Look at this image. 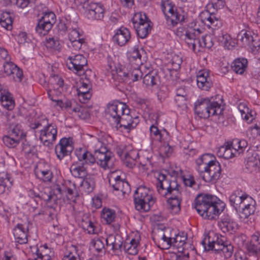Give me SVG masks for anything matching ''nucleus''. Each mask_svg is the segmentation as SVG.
<instances>
[{
  "mask_svg": "<svg viewBox=\"0 0 260 260\" xmlns=\"http://www.w3.org/2000/svg\"><path fill=\"white\" fill-rule=\"evenodd\" d=\"M247 135L253 138L260 136V122H257L249 127L247 130Z\"/></svg>",
  "mask_w": 260,
  "mask_h": 260,
  "instance_id": "obj_52",
  "label": "nucleus"
},
{
  "mask_svg": "<svg viewBox=\"0 0 260 260\" xmlns=\"http://www.w3.org/2000/svg\"><path fill=\"white\" fill-rule=\"evenodd\" d=\"M55 21L56 16L53 12L48 11L43 13L36 27V32L40 36L46 35L52 28Z\"/></svg>",
  "mask_w": 260,
  "mask_h": 260,
  "instance_id": "obj_13",
  "label": "nucleus"
},
{
  "mask_svg": "<svg viewBox=\"0 0 260 260\" xmlns=\"http://www.w3.org/2000/svg\"><path fill=\"white\" fill-rule=\"evenodd\" d=\"M70 172L74 177L79 178H85L87 174L85 166L79 161L72 164L70 167Z\"/></svg>",
  "mask_w": 260,
  "mask_h": 260,
  "instance_id": "obj_31",
  "label": "nucleus"
},
{
  "mask_svg": "<svg viewBox=\"0 0 260 260\" xmlns=\"http://www.w3.org/2000/svg\"><path fill=\"white\" fill-rule=\"evenodd\" d=\"M84 43L85 40L83 38L78 39V40L70 41V44H69L68 46L70 48H72L75 50H79Z\"/></svg>",
  "mask_w": 260,
  "mask_h": 260,
  "instance_id": "obj_63",
  "label": "nucleus"
},
{
  "mask_svg": "<svg viewBox=\"0 0 260 260\" xmlns=\"http://www.w3.org/2000/svg\"><path fill=\"white\" fill-rule=\"evenodd\" d=\"M46 46L47 48L59 51L61 48L60 41L57 37L49 38L47 40Z\"/></svg>",
  "mask_w": 260,
  "mask_h": 260,
  "instance_id": "obj_47",
  "label": "nucleus"
},
{
  "mask_svg": "<svg viewBox=\"0 0 260 260\" xmlns=\"http://www.w3.org/2000/svg\"><path fill=\"white\" fill-rule=\"evenodd\" d=\"M143 73L140 70L139 65L134 68V70L131 71V80L134 83L142 79Z\"/></svg>",
  "mask_w": 260,
  "mask_h": 260,
  "instance_id": "obj_58",
  "label": "nucleus"
},
{
  "mask_svg": "<svg viewBox=\"0 0 260 260\" xmlns=\"http://www.w3.org/2000/svg\"><path fill=\"white\" fill-rule=\"evenodd\" d=\"M220 41L224 45V47L228 49H231L235 45L234 41H232V38L228 34L222 35L219 38Z\"/></svg>",
  "mask_w": 260,
  "mask_h": 260,
  "instance_id": "obj_51",
  "label": "nucleus"
},
{
  "mask_svg": "<svg viewBox=\"0 0 260 260\" xmlns=\"http://www.w3.org/2000/svg\"><path fill=\"white\" fill-rule=\"evenodd\" d=\"M103 238L94 239L91 242V245L98 252H102L105 248V241H104Z\"/></svg>",
  "mask_w": 260,
  "mask_h": 260,
  "instance_id": "obj_54",
  "label": "nucleus"
},
{
  "mask_svg": "<svg viewBox=\"0 0 260 260\" xmlns=\"http://www.w3.org/2000/svg\"><path fill=\"white\" fill-rule=\"evenodd\" d=\"M210 154H205L196 160L197 171L200 176L206 182L215 183L221 175L218 162L208 159Z\"/></svg>",
  "mask_w": 260,
  "mask_h": 260,
  "instance_id": "obj_4",
  "label": "nucleus"
},
{
  "mask_svg": "<svg viewBox=\"0 0 260 260\" xmlns=\"http://www.w3.org/2000/svg\"><path fill=\"white\" fill-rule=\"evenodd\" d=\"M130 39V31L124 27H121L117 29L113 37V40L120 46H124Z\"/></svg>",
  "mask_w": 260,
  "mask_h": 260,
  "instance_id": "obj_25",
  "label": "nucleus"
},
{
  "mask_svg": "<svg viewBox=\"0 0 260 260\" xmlns=\"http://www.w3.org/2000/svg\"><path fill=\"white\" fill-rule=\"evenodd\" d=\"M247 142L245 140L234 139L227 145L219 148L217 154L219 157L226 159L231 158L237 153L238 154L243 153L247 147Z\"/></svg>",
  "mask_w": 260,
  "mask_h": 260,
  "instance_id": "obj_8",
  "label": "nucleus"
},
{
  "mask_svg": "<svg viewBox=\"0 0 260 260\" xmlns=\"http://www.w3.org/2000/svg\"><path fill=\"white\" fill-rule=\"evenodd\" d=\"M237 39L243 45L248 46L254 54L256 53L260 48V37L251 31L241 30L237 36Z\"/></svg>",
  "mask_w": 260,
  "mask_h": 260,
  "instance_id": "obj_14",
  "label": "nucleus"
},
{
  "mask_svg": "<svg viewBox=\"0 0 260 260\" xmlns=\"http://www.w3.org/2000/svg\"><path fill=\"white\" fill-rule=\"evenodd\" d=\"M255 205H251L246 207H243L241 209V216L244 218H247L251 214L254 213L255 210Z\"/></svg>",
  "mask_w": 260,
  "mask_h": 260,
  "instance_id": "obj_61",
  "label": "nucleus"
},
{
  "mask_svg": "<svg viewBox=\"0 0 260 260\" xmlns=\"http://www.w3.org/2000/svg\"><path fill=\"white\" fill-rule=\"evenodd\" d=\"M186 239V236L185 235H177L175 238H172V245L178 249H183L182 247L185 244Z\"/></svg>",
  "mask_w": 260,
  "mask_h": 260,
  "instance_id": "obj_50",
  "label": "nucleus"
},
{
  "mask_svg": "<svg viewBox=\"0 0 260 260\" xmlns=\"http://www.w3.org/2000/svg\"><path fill=\"white\" fill-rule=\"evenodd\" d=\"M83 34L81 30L79 28H72L70 29L69 32V39L70 41L78 40V39H83Z\"/></svg>",
  "mask_w": 260,
  "mask_h": 260,
  "instance_id": "obj_53",
  "label": "nucleus"
},
{
  "mask_svg": "<svg viewBox=\"0 0 260 260\" xmlns=\"http://www.w3.org/2000/svg\"><path fill=\"white\" fill-rule=\"evenodd\" d=\"M83 8L85 10L84 14L88 19L101 20L104 17L105 9L100 3L87 1L84 3Z\"/></svg>",
  "mask_w": 260,
  "mask_h": 260,
  "instance_id": "obj_11",
  "label": "nucleus"
},
{
  "mask_svg": "<svg viewBox=\"0 0 260 260\" xmlns=\"http://www.w3.org/2000/svg\"><path fill=\"white\" fill-rule=\"evenodd\" d=\"M103 240L106 242L107 246L111 247V249L114 251L118 250L121 251L123 250L125 253H127L128 255L129 254L128 251L130 249V245L127 241L123 244L122 238L120 235L111 234L107 238H103Z\"/></svg>",
  "mask_w": 260,
  "mask_h": 260,
  "instance_id": "obj_18",
  "label": "nucleus"
},
{
  "mask_svg": "<svg viewBox=\"0 0 260 260\" xmlns=\"http://www.w3.org/2000/svg\"><path fill=\"white\" fill-rule=\"evenodd\" d=\"M238 109L243 119L249 123L253 122L255 119L254 115L245 104L240 103L238 106Z\"/></svg>",
  "mask_w": 260,
  "mask_h": 260,
  "instance_id": "obj_36",
  "label": "nucleus"
},
{
  "mask_svg": "<svg viewBox=\"0 0 260 260\" xmlns=\"http://www.w3.org/2000/svg\"><path fill=\"white\" fill-rule=\"evenodd\" d=\"M13 14L8 12H0V24L7 30L12 29Z\"/></svg>",
  "mask_w": 260,
  "mask_h": 260,
  "instance_id": "obj_33",
  "label": "nucleus"
},
{
  "mask_svg": "<svg viewBox=\"0 0 260 260\" xmlns=\"http://www.w3.org/2000/svg\"><path fill=\"white\" fill-rule=\"evenodd\" d=\"M246 168L250 172L256 171L260 167V146H252L246 151Z\"/></svg>",
  "mask_w": 260,
  "mask_h": 260,
  "instance_id": "obj_15",
  "label": "nucleus"
},
{
  "mask_svg": "<svg viewBox=\"0 0 260 260\" xmlns=\"http://www.w3.org/2000/svg\"><path fill=\"white\" fill-rule=\"evenodd\" d=\"M255 204V201L253 199V198L244 192L241 203V210L243 209V207H246L251 205Z\"/></svg>",
  "mask_w": 260,
  "mask_h": 260,
  "instance_id": "obj_59",
  "label": "nucleus"
},
{
  "mask_svg": "<svg viewBox=\"0 0 260 260\" xmlns=\"http://www.w3.org/2000/svg\"><path fill=\"white\" fill-rule=\"evenodd\" d=\"M148 19L145 14H142L141 12L135 13L132 20L134 27L145 20H147Z\"/></svg>",
  "mask_w": 260,
  "mask_h": 260,
  "instance_id": "obj_56",
  "label": "nucleus"
},
{
  "mask_svg": "<svg viewBox=\"0 0 260 260\" xmlns=\"http://www.w3.org/2000/svg\"><path fill=\"white\" fill-rule=\"evenodd\" d=\"M198 87L202 90L208 91L212 86L213 82L209 72L206 70L200 71L197 75Z\"/></svg>",
  "mask_w": 260,
  "mask_h": 260,
  "instance_id": "obj_24",
  "label": "nucleus"
},
{
  "mask_svg": "<svg viewBox=\"0 0 260 260\" xmlns=\"http://www.w3.org/2000/svg\"><path fill=\"white\" fill-rule=\"evenodd\" d=\"M203 46H205V44H203V37L201 39H200V37H197L194 41L190 44L188 46L194 52L200 51V49L203 48Z\"/></svg>",
  "mask_w": 260,
  "mask_h": 260,
  "instance_id": "obj_55",
  "label": "nucleus"
},
{
  "mask_svg": "<svg viewBox=\"0 0 260 260\" xmlns=\"http://www.w3.org/2000/svg\"><path fill=\"white\" fill-rule=\"evenodd\" d=\"M133 198L135 209L141 212L149 211L155 202V199L150 193L148 188L144 186L137 188Z\"/></svg>",
  "mask_w": 260,
  "mask_h": 260,
  "instance_id": "obj_6",
  "label": "nucleus"
},
{
  "mask_svg": "<svg viewBox=\"0 0 260 260\" xmlns=\"http://www.w3.org/2000/svg\"><path fill=\"white\" fill-rule=\"evenodd\" d=\"M16 242L20 244H26L28 234V226L26 224L18 223L13 231Z\"/></svg>",
  "mask_w": 260,
  "mask_h": 260,
  "instance_id": "obj_23",
  "label": "nucleus"
},
{
  "mask_svg": "<svg viewBox=\"0 0 260 260\" xmlns=\"http://www.w3.org/2000/svg\"><path fill=\"white\" fill-rule=\"evenodd\" d=\"M141 236L138 231L131 232V255H136L138 252V246L140 244Z\"/></svg>",
  "mask_w": 260,
  "mask_h": 260,
  "instance_id": "obj_42",
  "label": "nucleus"
},
{
  "mask_svg": "<svg viewBox=\"0 0 260 260\" xmlns=\"http://www.w3.org/2000/svg\"><path fill=\"white\" fill-rule=\"evenodd\" d=\"M73 150V142L71 138H61L55 147V154L59 160L62 159L66 156L70 155Z\"/></svg>",
  "mask_w": 260,
  "mask_h": 260,
  "instance_id": "obj_20",
  "label": "nucleus"
},
{
  "mask_svg": "<svg viewBox=\"0 0 260 260\" xmlns=\"http://www.w3.org/2000/svg\"><path fill=\"white\" fill-rule=\"evenodd\" d=\"M244 192L242 190H236L230 196L229 200L231 206L234 207L237 211L241 210V203Z\"/></svg>",
  "mask_w": 260,
  "mask_h": 260,
  "instance_id": "obj_32",
  "label": "nucleus"
},
{
  "mask_svg": "<svg viewBox=\"0 0 260 260\" xmlns=\"http://www.w3.org/2000/svg\"><path fill=\"white\" fill-rule=\"evenodd\" d=\"M0 103L6 109L12 110L15 107V102L12 95L9 91L7 86L0 83Z\"/></svg>",
  "mask_w": 260,
  "mask_h": 260,
  "instance_id": "obj_22",
  "label": "nucleus"
},
{
  "mask_svg": "<svg viewBox=\"0 0 260 260\" xmlns=\"http://www.w3.org/2000/svg\"><path fill=\"white\" fill-rule=\"evenodd\" d=\"M118 171L112 172L109 176V182L111 186L115 190H120L123 195H128L130 192L129 184L117 174Z\"/></svg>",
  "mask_w": 260,
  "mask_h": 260,
  "instance_id": "obj_16",
  "label": "nucleus"
},
{
  "mask_svg": "<svg viewBox=\"0 0 260 260\" xmlns=\"http://www.w3.org/2000/svg\"><path fill=\"white\" fill-rule=\"evenodd\" d=\"M220 227L224 232L234 231L236 229L237 224L229 216H226L221 219Z\"/></svg>",
  "mask_w": 260,
  "mask_h": 260,
  "instance_id": "obj_39",
  "label": "nucleus"
},
{
  "mask_svg": "<svg viewBox=\"0 0 260 260\" xmlns=\"http://www.w3.org/2000/svg\"><path fill=\"white\" fill-rule=\"evenodd\" d=\"M156 184L158 193L165 197L169 196V194L173 192L174 190L179 189V186L176 181L171 180L162 173L158 174Z\"/></svg>",
  "mask_w": 260,
  "mask_h": 260,
  "instance_id": "obj_10",
  "label": "nucleus"
},
{
  "mask_svg": "<svg viewBox=\"0 0 260 260\" xmlns=\"http://www.w3.org/2000/svg\"><path fill=\"white\" fill-rule=\"evenodd\" d=\"M193 206L201 216L210 220L216 219L224 207L223 203L217 197L209 194L198 195Z\"/></svg>",
  "mask_w": 260,
  "mask_h": 260,
  "instance_id": "obj_3",
  "label": "nucleus"
},
{
  "mask_svg": "<svg viewBox=\"0 0 260 260\" xmlns=\"http://www.w3.org/2000/svg\"><path fill=\"white\" fill-rule=\"evenodd\" d=\"M151 21L148 19L134 26L139 37L143 39L146 38L151 29Z\"/></svg>",
  "mask_w": 260,
  "mask_h": 260,
  "instance_id": "obj_29",
  "label": "nucleus"
},
{
  "mask_svg": "<svg viewBox=\"0 0 260 260\" xmlns=\"http://www.w3.org/2000/svg\"><path fill=\"white\" fill-rule=\"evenodd\" d=\"M64 252L70 255L71 256L73 255L74 256L80 257L79 249L78 247L75 245H70L68 246Z\"/></svg>",
  "mask_w": 260,
  "mask_h": 260,
  "instance_id": "obj_64",
  "label": "nucleus"
},
{
  "mask_svg": "<svg viewBox=\"0 0 260 260\" xmlns=\"http://www.w3.org/2000/svg\"><path fill=\"white\" fill-rule=\"evenodd\" d=\"M68 89V85L64 84L63 79L58 76H54L50 79V83L46 88L48 98L55 103L54 106H58L61 110H66L69 113H80L86 111L74 100H68L64 97Z\"/></svg>",
  "mask_w": 260,
  "mask_h": 260,
  "instance_id": "obj_1",
  "label": "nucleus"
},
{
  "mask_svg": "<svg viewBox=\"0 0 260 260\" xmlns=\"http://www.w3.org/2000/svg\"><path fill=\"white\" fill-rule=\"evenodd\" d=\"M36 176L44 182H50L52 178V173L49 170H38L36 172Z\"/></svg>",
  "mask_w": 260,
  "mask_h": 260,
  "instance_id": "obj_49",
  "label": "nucleus"
},
{
  "mask_svg": "<svg viewBox=\"0 0 260 260\" xmlns=\"http://www.w3.org/2000/svg\"><path fill=\"white\" fill-rule=\"evenodd\" d=\"M247 66V60L246 59L237 58L233 62L232 68L236 73L242 75L245 72Z\"/></svg>",
  "mask_w": 260,
  "mask_h": 260,
  "instance_id": "obj_38",
  "label": "nucleus"
},
{
  "mask_svg": "<svg viewBox=\"0 0 260 260\" xmlns=\"http://www.w3.org/2000/svg\"><path fill=\"white\" fill-rule=\"evenodd\" d=\"M40 140L43 144L49 146L56 140L57 134L56 125L50 123L44 126L43 129L40 130Z\"/></svg>",
  "mask_w": 260,
  "mask_h": 260,
  "instance_id": "obj_19",
  "label": "nucleus"
},
{
  "mask_svg": "<svg viewBox=\"0 0 260 260\" xmlns=\"http://www.w3.org/2000/svg\"><path fill=\"white\" fill-rule=\"evenodd\" d=\"M16 67V65L11 61H5L3 64V70L5 75L9 76L12 75V72Z\"/></svg>",
  "mask_w": 260,
  "mask_h": 260,
  "instance_id": "obj_60",
  "label": "nucleus"
},
{
  "mask_svg": "<svg viewBox=\"0 0 260 260\" xmlns=\"http://www.w3.org/2000/svg\"><path fill=\"white\" fill-rule=\"evenodd\" d=\"M81 186L86 193H89L92 192L95 186L94 177L92 176L85 177L82 181Z\"/></svg>",
  "mask_w": 260,
  "mask_h": 260,
  "instance_id": "obj_41",
  "label": "nucleus"
},
{
  "mask_svg": "<svg viewBox=\"0 0 260 260\" xmlns=\"http://www.w3.org/2000/svg\"><path fill=\"white\" fill-rule=\"evenodd\" d=\"M67 183L65 184H56L54 187V193L55 195H52L54 197V198L51 199V202L53 201L55 202L57 199H61L62 198H64V194L66 193V189L67 187Z\"/></svg>",
  "mask_w": 260,
  "mask_h": 260,
  "instance_id": "obj_45",
  "label": "nucleus"
},
{
  "mask_svg": "<svg viewBox=\"0 0 260 260\" xmlns=\"http://www.w3.org/2000/svg\"><path fill=\"white\" fill-rule=\"evenodd\" d=\"M130 148L129 146L125 145H120L117 147V153L120 157L123 163L126 166L129 167L130 160Z\"/></svg>",
  "mask_w": 260,
  "mask_h": 260,
  "instance_id": "obj_34",
  "label": "nucleus"
},
{
  "mask_svg": "<svg viewBox=\"0 0 260 260\" xmlns=\"http://www.w3.org/2000/svg\"><path fill=\"white\" fill-rule=\"evenodd\" d=\"M28 195L29 197L34 199V201H35L37 203L40 199L44 200L47 203H51V199L54 197L52 196L51 194H47L46 193H42V194L40 196L38 193L36 192L32 189H30L28 191Z\"/></svg>",
  "mask_w": 260,
  "mask_h": 260,
  "instance_id": "obj_44",
  "label": "nucleus"
},
{
  "mask_svg": "<svg viewBox=\"0 0 260 260\" xmlns=\"http://www.w3.org/2000/svg\"><path fill=\"white\" fill-rule=\"evenodd\" d=\"M68 183L70 185V186H68V184H67L64 197H66L71 202H75L78 196L75 189L76 185L74 183H72L70 181H69Z\"/></svg>",
  "mask_w": 260,
  "mask_h": 260,
  "instance_id": "obj_46",
  "label": "nucleus"
},
{
  "mask_svg": "<svg viewBox=\"0 0 260 260\" xmlns=\"http://www.w3.org/2000/svg\"><path fill=\"white\" fill-rule=\"evenodd\" d=\"M91 85L90 82H82L81 85L77 89V94L80 102L85 103L91 96L90 90Z\"/></svg>",
  "mask_w": 260,
  "mask_h": 260,
  "instance_id": "obj_26",
  "label": "nucleus"
},
{
  "mask_svg": "<svg viewBox=\"0 0 260 260\" xmlns=\"http://www.w3.org/2000/svg\"><path fill=\"white\" fill-rule=\"evenodd\" d=\"M81 224L83 229L87 231L89 234H95L98 233V230L96 228V223L94 222L89 218L88 214H85L82 220Z\"/></svg>",
  "mask_w": 260,
  "mask_h": 260,
  "instance_id": "obj_35",
  "label": "nucleus"
},
{
  "mask_svg": "<svg viewBox=\"0 0 260 260\" xmlns=\"http://www.w3.org/2000/svg\"><path fill=\"white\" fill-rule=\"evenodd\" d=\"M36 253L37 257L41 260H51L54 256L53 251L45 245L37 248Z\"/></svg>",
  "mask_w": 260,
  "mask_h": 260,
  "instance_id": "obj_37",
  "label": "nucleus"
},
{
  "mask_svg": "<svg viewBox=\"0 0 260 260\" xmlns=\"http://www.w3.org/2000/svg\"><path fill=\"white\" fill-rule=\"evenodd\" d=\"M194 112L200 118H207L210 115H220L223 108L221 103L211 101L209 98L198 100L194 104Z\"/></svg>",
  "mask_w": 260,
  "mask_h": 260,
  "instance_id": "obj_5",
  "label": "nucleus"
},
{
  "mask_svg": "<svg viewBox=\"0 0 260 260\" xmlns=\"http://www.w3.org/2000/svg\"><path fill=\"white\" fill-rule=\"evenodd\" d=\"M206 13V16L203 18L202 20L207 26L214 29L222 26V22L219 16L214 13Z\"/></svg>",
  "mask_w": 260,
  "mask_h": 260,
  "instance_id": "obj_27",
  "label": "nucleus"
},
{
  "mask_svg": "<svg viewBox=\"0 0 260 260\" xmlns=\"http://www.w3.org/2000/svg\"><path fill=\"white\" fill-rule=\"evenodd\" d=\"M87 64L86 58L81 54L70 56L67 59L68 69L76 74H81Z\"/></svg>",
  "mask_w": 260,
  "mask_h": 260,
  "instance_id": "obj_17",
  "label": "nucleus"
},
{
  "mask_svg": "<svg viewBox=\"0 0 260 260\" xmlns=\"http://www.w3.org/2000/svg\"><path fill=\"white\" fill-rule=\"evenodd\" d=\"M93 145L94 155L83 148H79L75 151L78 161L85 166L93 165L96 160L97 163L104 169L112 168L114 159L113 153L99 139H96L93 142Z\"/></svg>",
  "mask_w": 260,
  "mask_h": 260,
  "instance_id": "obj_2",
  "label": "nucleus"
},
{
  "mask_svg": "<svg viewBox=\"0 0 260 260\" xmlns=\"http://www.w3.org/2000/svg\"><path fill=\"white\" fill-rule=\"evenodd\" d=\"M170 197H166L168 198V202L172 209L178 212L180 210V203L181 201V193L179 190H174L173 192L169 194Z\"/></svg>",
  "mask_w": 260,
  "mask_h": 260,
  "instance_id": "obj_28",
  "label": "nucleus"
},
{
  "mask_svg": "<svg viewBox=\"0 0 260 260\" xmlns=\"http://www.w3.org/2000/svg\"><path fill=\"white\" fill-rule=\"evenodd\" d=\"M23 137V131L20 124H11L8 135L3 137V141L5 145L9 148H15L20 143Z\"/></svg>",
  "mask_w": 260,
  "mask_h": 260,
  "instance_id": "obj_12",
  "label": "nucleus"
},
{
  "mask_svg": "<svg viewBox=\"0 0 260 260\" xmlns=\"http://www.w3.org/2000/svg\"><path fill=\"white\" fill-rule=\"evenodd\" d=\"M200 34L201 31L199 29H188L183 40L189 46L197 37L200 36Z\"/></svg>",
  "mask_w": 260,
  "mask_h": 260,
  "instance_id": "obj_43",
  "label": "nucleus"
},
{
  "mask_svg": "<svg viewBox=\"0 0 260 260\" xmlns=\"http://www.w3.org/2000/svg\"><path fill=\"white\" fill-rule=\"evenodd\" d=\"M141 55L139 52L138 48L136 47L134 48L132 52H131V62L133 60L136 61V65L139 66L141 64Z\"/></svg>",
  "mask_w": 260,
  "mask_h": 260,
  "instance_id": "obj_62",
  "label": "nucleus"
},
{
  "mask_svg": "<svg viewBox=\"0 0 260 260\" xmlns=\"http://www.w3.org/2000/svg\"><path fill=\"white\" fill-rule=\"evenodd\" d=\"M12 72V75H10L9 76L11 77L16 82H21L23 75L22 70L16 66Z\"/></svg>",
  "mask_w": 260,
  "mask_h": 260,
  "instance_id": "obj_57",
  "label": "nucleus"
},
{
  "mask_svg": "<svg viewBox=\"0 0 260 260\" xmlns=\"http://www.w3.org/2000/svg\"><path fill=\"white\" fill-rule=\"evenodd\" d=\"M130 109L125 104L118 101L111 102L107 105L106 114L108 118L112 120L117 125L120 121L121 116L124 114L128 115Z\"/></svg>",
  "mask_w": 260,
  "mask_h": 260,
  "instance_id": "obj_9",
  "label": "nucleus"
},
{
  "mask_svg": "<svg viewBox=\"0 0 260 260\" xmlns=\"http://www.w3.org/2000/svg\"><path fill=\"white\" fill-rule=\"evenodd\" d=\"M257 238L256 237V235L252 236L250 242L247 244L246 247L249 252L252 254H256L260 251L259 246L257 245L256 240Z\"/></svg>",
  "mask_w": 260,
  "mask_h": 260,
  "instance_id": "obj_48",
  "label": "nucleus"
},
{
  "mask_svg": "<svg viewBox=\"0 0 260 260\" xmlns=\"http://www.w3.org/2000/svg\"><path fill=\"white\" fill-rule=\"evenodd\" d=\"M168 14H165L167 24L172 27L179 22H185L186 17L184 12L180 9H176L174 7L169 6Z\"/></svg>",
  "mask_w": 260,
  "mask_h": 260,
  "instance_id": "obj_21",
  "label": "nucleus"
},
{
  "mask_svg": "<svg viewBox=\"0 0 260 260\" xmlns=\"http://www.w3.org/2000/svg\"><path fill=\"white\" fill-rule=\"evenodd\" d=\"M115 217L116 213L115 210L108 208H104L102 209L101 218L106 223H111L115 220Z\"/></svg>",
  "mask_w": 260,
  "mask_h": 260,
  "instance_id": "obj_40",
  "label": "nucleus"
},
{
  "mask_svg": "<svg viewBox=\"0 0 260 260\" xmlns=\"http://www.w3.org/2000/svg\"><path fill=\"white\" fill-rule=\"evenodd\" d=\"M208 250H213L220 253L225 258L232 256L233 252V246L225 242V238L221 235L212 233L208 238Z\"/></svg>",
  "mask_w": 260,
  "mask_h": 260,
  "instance_id": "obj_7",
  "label": "nucleus"
},
{
  "mask_svg": "<svg viewBox=\"0 0 260 260\" xmlns=\"http://www.w3.org/2000/svg\"><path fill=\"white\" fill-rule=\"evenodd\" d=\"M159 77L156 72L151 71L143 77V83L148 89H151L159 83Z\"/></svg>",
  "mask_w": 260,
  "mask_h": 260,
  "instance_id": "obj_30",
  "label": "nucleus"
}]
</instances>
